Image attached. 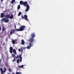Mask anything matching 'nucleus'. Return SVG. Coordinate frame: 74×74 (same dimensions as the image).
I'll use <instances>...</instances> for the list:
<instances>
[{
	"label": "nucleus",
	"instance_id": "22",
	"mask_svg": "<svg viewBox=\"0 0 74 74\" xmlns=\"http://www.w3.org/2000/svg\"><path fill=\"white\" fill-rule=\"evenodd\" d=\"M21 14H22V12H19L18 13V16H20V15H21Z\"/></svg>",
	"mask_w": 74,
	"mask_h": 74
},
{
	"label": "nucleus",
	"instance_id": "13",
	"mask_svg": "<svg viewBox=\"0 0 74 74\" xmlns=\"http://www.w3.org/2000/svg\"><path fill=\"white\" fill-rule=\"evenodd\" d=\"M4 15V13H2L1 14V17L2 18H3Z\"/></svg>",
	"mask_w": 74,
	"mask_h": 74
},
{
	"label": "nucleus",
	"instance_id": "5",
	"mask_svg": "<svg viewBox=\"0 0 74 74\" xmlns=\"http://www.w3.org/2000/svg\"><path fill=\"white\" fill-rule=\"evenodd\" d=\"M34 38L31 37L29 39V43H31V44H33V42L34 41Z\"/></svg>",
	"mask_w": 74,
	"mask_h": 74
},
{
	"label": "nucleus",
	"instance_id": "26",
	"mask_svg": "<svg viewBox=\"0 0 74 74\" xmlns=\"http://www.w3.org/2000/svg\"><path fill=\"white\" fill-rule=\"evenodd\" d=\"M15 60H16V59H15V58H14V60H12L13 62H14Z\"/></svg>",
	"mask_w": 74,
	"mask_h": 74
},
{
	"label": "nucleus",
	"instance_id": "10",
	"mask_svg": "<svg viewBox=\"0 0 74 74\" xmlns=\"http://www.w3.org/2000/svg\"><path fill=\"white\" fill-rule=\"evenodd\" d=\"M12 50H13V48L12 47H10V52L11 53H12Z\"/></svg>",
	"mask_w": 74,
	"mask_h": 74
},
{
	"label": "nucleus",
	"instance_id": "15",
	"mask_svg": "<svg viewBox=\"0 0 74 74\" xmlns=\"http://www.w3.org/2000/svg\"><path fill=\"white\" fill-rule=\"evenodd\" d=\"M13 52L15 55H16V50L15 49L13 50Z\"/></svg>",
	"mask_w": 74,
	"mask_h": 74
},
{
	"label": "nucleus",
	"instance_id": "25",
	"mask_svg": "<svg viewBox=\"0 0 74 74\" xmlns=\"http://www.w3.org/2000/svg\"><path fill=\"white\" fill-rule=\"evenodd\" d=\"M16 62L17 63H18L19 62V59H18L16 60Z\"/></svg>",
	"mask_w": 74,
	"mask_h": 74
},
{
	"label": "nucleus",
	"instance_id": "17",
	"mask_svg": "<svg viewBox=\"0 0 74 74\" xmlns=\"http://www.w3.org/2000/svg\"><path fill=\"white\" fill-rule=\"evenodd\" d=\"M2 32H4L5 30V27H3L2 28Z\"/></svg>",
	"mask_w": 74,
	"mask_h": 74
},
{
	"label": "nucleus",
	"instance_id": "2",
	"mask_svg": "<svg viewBox=\"0 0 74 74\" xmlns=\"http://www.w3.org/2000/svg\"><path fill=\"white\" fill-rule=\"evenodd\" d=\"M25 27H26V26H21L19 29H16V32H21L23 31Z\"/></svg>",
	"mask_w": 74,
	"mask_h": 74
},
{
	"label": "nucleus",
	"instance_id": "16",
	"mask_svg": "<svg viewBox=\"0 0 74 74\" xmlns=\"http://www.w3.org/2000/svg\"><path fill=\"white\" fill-rule=\"evenodd\" d=\"M23 67H24V65H22L21 66L19 65L18 66V67H19V68H23Z\"/></svg>",
	"mask_w": 74,
	"mask_h": 74
},
{
	"label": "nucleus",
	"instance_id": "6",
	"mask_svg": "<svg viewBox=\"0 0 74 74\" xmlns=\"http://www.w3.org/2000/svg\"><path fill=\"white\" fill-rule=\"evenodd\" d=\"M21 18L22 19H25V20H26V21H28L27 15H25L24 16L23 15H22Z\"/></svg>",
	"mask_w": 74,
	"mask_h": 74
},
{
	"label": "nucleus",
	"instance_id": "23",
	"mask_svg": "<svg viewBox=\"0 0 74 74\" xmlns=\"http://www.w3.org/2000/svg\"><path fill=\"white\" fill-rule=\"evenodd\" d=\"M21 52H22L23 51V48H22V47H21Z\"/></svg>",
	"mask_w": 74,
	"mask_h": 74
},
{
	"label": "nucleus",
	"instance_id": "32",
	"mask_svg": "<svg viewBox=\"0 0 74 74\" xmlns=\"http://www.w3.org/2000/svg\"><path fill=\"white\" fill-rule=\"evenodd\" d=\"M1 62V60H0V63Z\"/></svg>",
	"mask_w": 74,
	"mask_h": 74
},
{
	"label": "nucleus",
	"instance_id": "24",
	"mask_svg": "<svg viewBox=\"0 0 74 74\" xmlns=\"http://www.w3.org/2000/svg\"><path fill=\"white\" fill-rule=\"evenodd\" d=\"M12 56L13 58H15V54H12Z\"/></svg>",
	"mask_w": 74,
	"mask_h": 74
},
{
	"label": "nucleus",
	"instance_id": "12",
	"mask_svg": "<svg viewBox=\"0 0 74 74\" xmlns=\"http://www.w3.org/2000/svg\"><path fill=\"white\" fill-rule=\"evenodd\" d=\"M31 35L32 38H34L35 37V33L34 32L32 33Z\"/></svg>",
	"mask_w": 74,
	"mask_h": 74
},
{
	"label": "nucleus",
	"instance_id": "31",
	"mask_svg": "<svg viewBox=\"0 0 74 74\" xmlns=\"http://www.w3.org/2000/svg\"><path fill=\"white\" fill-rule=\"evenodd\" d=\"M1 1H3V0H1Z\"/></svg>",
	"mask_w": 74,
	"mask_h": 74
},
{
	"label": "nucleus",
	"instance_id": "30",
	"mask_svg": "<svg viewBox=\"0 0 74 74\" xmlns=\"http://www.w3.org/2000/svg\"><path fill=\"white\" fill-rule=\"evenodd\" d=\"M5 43H3V45H5Z\"/></svg>",
	"mask_w": 74,
	"mask_h": 74
},
{
	"label": "nucleus",
	"instance_id": "34",
	"mask_svg": "<svg viewBox=\"0 0 74 74\" xmlns=\"http://www.w3.org/2000/svg\"><path fill=\"white\" fill-rule=\"evenodd\" d=\"M0 48H1V47H0Z\"/></svg>",
	"mask_w": 74,
	"mask_h": 74
},
{
	"label": "nucleus",
	"instance_id": "14",
	"mask_svg": "<svg viewBox=\"0 0 74 74\" xmlns=\"http://www.w3.org/2000/svg\"><path fill=\"white\" fill-rule=\"evenodd\" d=\"M21 44L22 45H24L25 44V41L23 40H21Z\"/></svg>",
	"mask_w": 74,
	"mask_h": 74
},
{
	"label": "nucleus",
	"instance_id": "7",
	"mask_svg": "<svg viewBox=\"0 0 74 74\" xmlns=\"http://www.w3.org/2000/svg\"><path fill=\"white\" fill-rule=\"evenodd\" d=\"M0 70L1 71V74H3V72L4 73H5V72L6 71V70H7V69L6 68H5L4 69V71H3V69L2 68H0Z\"/></svg>",
	"mask_w": 74,
	"mask_h": 74
},
{
	"label": "nucleus",
	"instance_id": "19",
	"mask_svg": "<svg viewBox=\"0 0 74 74\" xmlns=\"http://www.w3.org/2000/svg\"><path fill=\"white\" fill-rule=\"evenodd\" d=\"M20 8L21 7H20V5H19L17 6V9L18 10H19Z\"/></svg>",
	"mask_w": 74,
	"mask_h": 74
},
{
	"label": "nucleus",
	"instance_id": "20",
	"mask_svg": "<svg viewBox=\"0 0 74 74\" xmlns=\"http://www.w3.org/2000/svg\"><path fill=\"white\" fill-rule=\"evenodd\" d=\"M15 1V0H12L11 1L12 4H13V3Z\"/></svg>",
	"mask_w": 74,
	"mask_h": 74
},
{
	"label": "nucleus",
	"instance_id": "4",
	"mask_svg": "<svg viewBox=\"0 0 74 74\" xmlns=\"http://www.w3.org/2000/svg\"><path fill=\"white\" fill-rule=\"evenodd\" d=\"M19 58H20V62H22V55L21 54H20L19 56L17 55L15 57L16 59H19Z\"/></svg>",
	"mask_w": 74,
	"mask_h": 74
},
{
	"label": "nucleus",
	"instance_id": "3",
	"mask_svg": "<svg viewBox=\"0 0 74 74\" xmlns=\"http://www.w3.org/2000/svg\"><path fill=\"white\" fill-rule=\"evenodd\" d=\"M5 17L8 19V18H9V19H12L13 18H14V16H13V15H12H12L10 16V14H7L6 15Z\"/></svg>",
	"mask_w": 74,
	"mask_h": 74
},
{
	"label": "nucleus",
	"instance_id": "28",
	"mask_svg": "<svg viewBox=\"0 0 74 74\" xmlns=\"http://www.w3.org/2000/svg\"><path fill=\"white\" fill-rule=\"evenodd\" d=\"M18 51L19 52H20V51H21V49H18Z\"/></svg>",
	"mask_w": 74,
	"mask_h": 74
},
{
	"label": "nucleus",
	"instance_id": "27",
	"mask_svg": "<svg viewBox=\"0 0 74 74\" xmlns=\"http://www.w3.org/2000/svg\"><path fill=\"white\" fill-rule=\"evenodd\" d=\"M4 18H2L1 20V21H4Z\"/></svg>",
	"mask_w": 74,
	"mask_h": 74
},
{
	"label": "nucleus",
	"instance_id": "21",
	"mask_svg": "<svg viewBox=\"0 0 74 74\" xmlns=\"http://www.w3.org/2000/svg\"><path fill=\"white\" fill-rule=\"evenodd\" d=\"M8 70L10 72V73H11V71H12V70H11V69L10 68L8 69Z\"/></svg>",
	"mask_w": 74,
	"mask_h": 74
},
{
	"label": "nucleus",
	"instance_id": "1",
	"mask_svg": "<svg viewBox=\"0 0 74 74\" xmlns=\"http://www.w3.org/2000/svg\"><path fill=\"white\" fill-rule=\"evenodd\" d=\"M20 5H22V4H23V5L25 6V7H26V6L27 8L25 9L26 12H27V11H29L30 7H29V4H27V1L23 2L22 1H20Z\"/></svg>",
	"mask_w": 74,
	"mask_h": 74
},
{
	"label": "nucleus",
	"instance_id": "8",
	"mask_svg": "<svg viewBox=\"0 0 74 74\" xmlns=\"http://www.w3.org/2000/svg\"><path fill=\"white\" fill-rule=\"evenodd\" d=\"M16 32V29H13L10 32V35H11L12 34H13L14 32Z\"/></svg>",
	"mask_w": 74,
	"mask_h": 74
},
{
	"label": "nucleus",
	"instance_id": "11",
	"mask_svg": "<svg viewBox=\"0 0 74 74\" xmlns=\"http://www.w3.org/2000/svg\"><path fill=\"white\" fill-rule=\"evenodd\" d=\"M4 22H5V23H8L9 22V20L8 19H7L5 18H4Z\"/></svg>",
	"mask_w": 74,
	"mask_h": 74
},
{
	"label": "nucleus",
	"instance_id": "33",
	"mask_svg": "<svg viewBox=\"0 0 74 74\" xmlns=\"http://www.w3.org/2000/svg\"><path fill=\"white\" fill-rule=\"evenodd\" d=\"M15 28H16V26H15Z\"/></svg>",
	"mask_w": 74,
	"mask_h": 74
},
{
	"label": "nucleus",
	"instance_id": "29",
	"mask_svg": "<svg viewBox=\"0 0 74 74\" xmlns=\"http://www.w3.org/2000/svg\"><path fill=\"white\" fill-rule=\"evenodd\" d=\"M1 30V27H0V32Z\"/></svg>",
	"mask_w": 74,
	"mask_h": 74
},
{
	"label": "nucleus",
	"instance_id": "9",
	"mask_svg": "<svg viewBox=\"0 0 74 74\" xmlns=\"http://www.w3.org/2000/svg\"><path fill=\"white\" fill-rule=\"evenodd\" d=\"M29 45H28L27 47V49H30L31 48V47H33V44H31V43H29Z\"/></svg>",
	"mask_w": 74,
	"mask_h": 74
},
{
	"label": "nucleus",
	"instance_id": "18",
	"mask_svg": "<svg viewBox=\"0 0 74 74\" xmlns=\"http://www.w3.org/2000/svg\"><path fill=\"white\" fill-rule=\"evenodd\" d=\"M12 42L13 44H15V41L14 40H12Z\"/></svg>",
	"mask_w": 74,
	"mask_h": 74
}]
</instances>
